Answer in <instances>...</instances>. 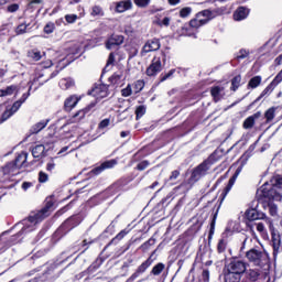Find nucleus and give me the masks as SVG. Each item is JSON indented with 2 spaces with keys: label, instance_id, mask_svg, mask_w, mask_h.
Instances as JSON below:
<instances>
[{
  "label": "nucleus",
  "instance_id": "ddd939ff",
  "mask_svg": "<svg viewBox=\"0 0 282 282\" xmlns=\"http://www.w3.org/2000/svg\"><path fill=\"white\" fill-rule=\"evenodd\" d=\"M80 102V97L72 95L64 101L65 111H72Z\"/></svg>",
  "mask_w": 282,
  "mask_h": 282
},
{
  "label": "nucleus",
  "instance_id": "8fccbe9b",
  "mask_svg": "<svg viewBox=\"0 0 282 282\" xmlns=\"http://www.w3.org/2000/svg\"><path fill=\"white\" fill-rule=\"evenodd\" d=\"M47 180H50V176L47 175V173H45V172L39 173V182L41 184H45V182H47Z\"/></svg>",
  "mask_w": 282,
  "mask_h": 282
},
{
  "label": "nucleus",
  "instance_id": "412c9836",
  "mask_svg": "<svg viewBox=\"0 0 282 282\" xmlns=\"http://www.w3.org/2000/svg\"><path fill=\"white\" fill-rule=\"evenodd\" d=\"M246 276L248 281L256 282L259 281V276H261V272L257 269H249L246 271Z\"/></svg>",
  "mask_w": 282,
  "mask_h": 282
},
{
  "label": "nucleus",
  "instance_id": "338daca9",
  "mask_svg": "<svg viewBox=\"0 0 282 282\" xmlns=\"http://www.w3.org/2000/svg\"><path fill=\"white\" fill-rule=\"evenodd\" d=\"M235 182H237V177L232 176L230 180H229V183H228V186H227V189L230 191V188H232V186H235Z\"/></svg>",
  "mask_w": 282,
  "mask_h": 282
},
{
  "label": "nucleus",
  "instance_id": "6e6d98bb",
  "mask_svg": "<svg viewBox=\"0 0 282 282\" xmlns=\"http://www.w3.org/2000/svg\"><path fill=\"white\" fill-rule=\"evenodd\" d=\"M250 52L246 51V50H240L239 54L237 56L238 59H243V58H248Z\"/></svg>",
  "mask_w": 282,
  "mask_h": 282
},
{
  "label": "nucleus",
  "instance_id": "0e129e2a",
  "mask_svg": "<svg viewBox=\"0 0 282 282\" xmlns=\"http://www.w3.org/2000/svg\"><path fill=\"white\" fill-rule=\"evenodd\" d=\"M177 177H180V171L175 170L170 175V180H171V182H173V180H177Z\"/></svg>",
  "mask_w": 282,
  "mask_h": 282
},
{
  "label": "nucleus",
  "instance_id": "c756f323",
  "mask_svg": "<svg viewBox=\"0 0 282 282\" xmlns=\"http://www.w3.org/2000/svg\"><path fill=\"white\" fill-rule=\"evenodd\" d=\"M276 113V107H271L264 112V118L267 122H272Z\"/></svg>",
  "mask_w": 282,
  "mask_h": 282
},
{
  "label": "nucleus",
  "instance_id": "1a4fd4ad",
  "mask_svg": "<svg viewBox=\"0 0 282 282\" xmlns=\"http://www.w3.org/2000/svg\"><path fill=\"white\" fill-rule=\"evenodd\" d=\"M118 162L116 160H110V161H105L104 163L100 164V166H97L91 170L93 175H100L102 171H107V169H113Z\"/></svg>",
  "mask_w": 282,
  "mask_h": 282
},
{
  "label": "nucleus",
  "instance_id": "473e14b6",
  "mask_svg": "<svg viewBox=\"0 0 282 282\" xmlns=\"http://www.w3.org/2000/svg\"><path fill=\"white\" fill-rule=\"evenodd\" d=\"M28 57L32 58V61H40L41 58H43V55L41 54V51L39 50H31L28 52Z\"/></svg>",
  "mask_w": 282,
  "mask_h": 282
},
{
  "label": "nucleus",
  "instance_id": "423d86ee",
  "mask_svg": "<svg viewBox=\"0 0 282 282\" xmlns=\"http://www.w3.org/2000/svg\"><path fill=\"white\" fill-rule=\"evenodd\" d=\"M151 265H153V259H151V256H150L144 262H142L137 268V270L131 274V276L126 282L135 281V279L140 278L141 274H144V272H147V270H149V268H151Z\"/></svg>",
  "mask_w": 282,
  "mask_h": 282
},
{
  "label": "nucleus",
  "instance_id": "f3484780",
  "mask_svg": "<svg viewBox=\"0 0 282 282\" xmlns=\"http://www.w3.org/2000/svg\"><path fill=\"white\" fill-rule=\"evenodd\" d=\"M224 86H215L210 89V94L215 100V102H219L221 98H224Z\"/></svg>",
  "mask_w": 282,
  "mask_h": 282
},
{
  "label": "nucleus",
  "instance_id": "4468645a",
  "mask_svg": "<svg viewBox=\"0 0 282 282\" xmlns=\"http://www.w3.org/2000/svg\"><path fill=\"white\" fill-rule=\"evenodd\" d=\"M93 95L97 96V98H107V96H109V88L107 85L100 84L93 89Z\"/></svg>",
  "mask_w": 282,
  "mask_h": 282
},
{
  "label": "nucleus",
  "instance_id": "052dcab7",
  "mask_svg": "<svg viewBox=\"0 0 282 282\" xmlns=\"http://www.w3.org/2000/svg\"><path fill=\"white\" fill-rule=\"evenodd\" d=\"M257 230L258 232H260V235H265V226L263 225V223L257 224Z\"/></svg>",
  "mask_w": 282,
  "mask_h": 282
},
{
  "label": "nucleus",
  "instance_id": "20e7f679",
  "mask_svg": "<svg viewBox=\"0 0 282 282\" xmlns=\"http://www.w3.org/2000/svg\"><path fill=\"white\" fill-rule=\"evenodd\" d=\"M210 161H204L198 166H196L191 175V182H199L202 177L208 174V171H210Z\"/></svg>",
  "mask_w": 282,
  "mask_h": 282
},
{
  "label": "nucleus",
  "instance_id": "ea45409f",
  "mask_svg": "<svg viewBox=\"0 0 282 282\" xmlns=\"http://www.w3.org/2000/svg\"><path fill=\"white\" fill-rule=\"evenodd\" d=\"M227 246H228V242H226L225 239H220L217 245V252H219V254L226 252Z\"/></svg>",
  "mask_w": 282,
  "mask_h": 282
},
{
  "label": "nucleus",
  "instance_id": "f03ea898",
  "mask_svg": "<svg viewBox=\"0 0 282 282\" xmlns=\"http://www.w3.org/2000/svg\"><path fill=\"white\" fill-rule=\"evenodd\" d=\"M257 197L261 199L264 197L265 199H273L274 202H281L282 195L281 189L274 187L270 183H264L257 192Z\"/></svg>",
  "mask_w": 282,
  "mask_h": 282
},
{
  "label": "nucleus",
  "instance_id": "39448f33",
  "mask_svg": "<svg viewBox=\"0 0 282 282\" xmlns=\"http://www.w3.org/2000/svg\"><path fill=\"white\" fill-rule=\"evenodd\" d=\"M247 268H248V263H246L243 260H231L227 264V272L241 275V274H245Z\"/></svg>",
  "mask_w": 282,
  "mask_h": 282
},
{
  "label": "nucleus",
  "instance_id": "e2e57ef3",
  "mask_svg": "<svg viewBox=\"0 0 282 282\" xmlns=\"http://www.w3.org/2000/svg\"><path fill=\"white\" fill-rule=\"evenodd\" d=\"M110 123L109 119H104L102 121H100L99 123V129H107V126Z\"/></svg>",
  "mask_w": 282,
  "mask_h": 282
},
{
  "label": "nucleus",
  "instance_id": "4c0bfd02",
  "mask_svg": "<svg viewBox=\"0 0 282 282\" xmlns=\"http://www.w3.org/2000/svg\"><path fill=\"white\" fill-rule=\"evenodd\" d=\"M197 17L198 19H202V17H204V19H207V22L213 19V11L206 9V10H203L200 12L197 13Z\"/></svg>",
  "mask_w": 282,
  "mask_h": 282
},
{
  "label": "nucleus",
  "instance_id": "69168bd1",
  "mask_svg": "<svg viewBox=\"0 0 282 282\" xmlns=\"http://www.w3.org/2000/svg\"><path fill=\"white\" fill-rule=\"evenodd\" d=\"M202 276L204 281H209L210 272L208 270H204Z\"/></svg>",
  "mask_w": 282,
  "mask_h": 282
},
{
  "label": "nucleus",
  "instance_id": "5fc2aeb1",
  "mask_svg": "<svg viewBox=\"0 0 282 282\" xmlns=\"http://www.w3.org/2000/svg\"><path fill=\"white\" fill-rule=\"evenodd\" d=\"M149 167V161H142L137 165L138 171H144Z\"/></svg>",
  "mask_w": 282,
  "mask_h": 282
},
{
  "label": "nucleus",
  "instance_id": "2f4dec72",
  "mask_svg": "<svg viewBox=\"0 0 282 282\" xmlns=\"http://www.w3.org/2000/svg\"><path fill=\"white\" fill-rule=\"evenodd\" d=\"M61 89H69V87H74V80L72 78H63L59 80Z\"/></svg>",
  "mask_w": 282,
  "mask_h": 282
},
{
  "label": "nucleus",
  "instance_id": "72a5a7b5",
  "mask_svg": "<svg viewBox=\"0 0 282 282\" xmlns=\"http://www.w3.org/2000/svg\"><path fill=\"white\" fill-rule=\"evenodd\" d=\"M17 91V86L11 85L7 87L6 89H0V98H3V96H12V94Z\"/></svg>",
  "mask_w": 282,
  "mask_h": 282
},
{
  "label": "nucleus",
  "instance_id": "de8ad7c7",
  "mask_svg": "<svg viewBox=\"0 0 282 282\" xmlns=\"http://www.w3.org/2000/svg\"><path fill=\"white\" fill-rule=\"evenodd\" d=\"M173 74H175V69L174 68L169 70V73H166V74H162L160 83H164V80H169V78H171V76H173Z\"/></svg>",
  "mask_w": 282,
  "mask_h": 282
},
{
  "label": "nucleus",
  "instance_id": "aec40b11",
  "mask_svg": "<svg viewBox=\"0 0 282 282\" xmlns=\"http://www.w3.org/2000/svg\"><path fill=\"white\" fill-rule=\"evenodd\" d=\"M261 118V112H256L253 116L248 117L243 122L245 129H252L254 127V120Z\"/></svg>",
  "mask_w": 282,
  "mask_h": 282
},
{
  "label": "nucleus",
  "instance_id": "f704fd0d",
  "mask_svg": "<svg viewBox=\"0 0 282 282\" xmlns=\"http://www.w3.org/2000/svg\"><path fill=\"white\" fill-rule=\"evenodd\" d=\"M131 86H132V91H134V94H140L141 90L144 89V82L137 80Z\"/></svg>",
  "mask_w": 282,
  "mask_h": 282
},
{
  "label": "nucleus",
  "instance_id": "f8f14e48",
  "mask_svg": "<svg viewBox=\"0 0 282 282\" xmlns=\"http://www.w3.org/2000/svg\"><path fill=\"white\" fill-rule=\"evenodd\" d=\"M124 43V36L122 35H112L111 37L108 39L106 43L107 50H113V47L118 45H122Z\"/></svg>",
  "mask_w": 282,
  "mask_h": 282
},
{
  "label": "nucleus",
  "instance_id": "f257e3e1",
  "mask_svg": "<svg viewBox=\"0 0 282 282\" xmlns=\"http://www.w3.org/2000/svg\"><path fill=\"white\" fill-rule=\"evenodd\" d=\"M52 206H54V204H52V202H47L46 206L41 212H37L36 214L29 216V218L22 220L21 225L23 227L18 236L21 237V235H28V232H32L36 224H41L45 217L50 216V208H52Z\"/></svg>",
  "mask_w": 282,
  "mask_h": 282
},
{
  "label": "nucleus",
  "instance_id": "c03bdc74",
  "mask_svg": "<svg viewBox=\"0 0 282 282\" xmlns=\"http://www.w3.org/2000/svg\"><path fill=\"white\" fill-rule=\"evenodd\" d=\"M144 113H147V107H144V106L137 107V109H135L137 120L142 118V116H144Z\"/></svg>",
  "mask_w": 282,
  "mask_h": 282
},
{
  "label": "nucleus",
  "instance_id": "dca6fc26",
  "mask_svg": "<svg viewBox=\"0 0 282 282\" xmlns=\"http://www.w3.org/2000/svg\"><path fill=\"white\" fill-rule=\"evenodd\" d=\"M248 14H250V11L246 7H240L235 11L234 19L235 21H243L248 19Z\"/></svg>",
  "mask_w": 282,
  "mask_h": 282
},
{
  "label": "nucleus",
  "instance_id": "c9c22d12",
  "mask_svg": "<svg viewBox=\"0 0 282 282\" xmlns=\"http://www.w3.org/2000/svg\"><path fill=\"white\" fill-rule=\"evenodd\" d=\"M240 85H241V75H237L231 79V90L232 91L238 90Z\"/></svg>",
  "mask_w": 282,
  "mask_h": 282
},
{
  "label": "nucleus",
  "instance_id": "5701e85b",
  "mask_svg": "<svg viewBox=\"0 0 282 282\" xmlns=\"http://www.w3.org/2000/svg\"><path fill=\"white\" fill-rule=\"evenodd\" d=\"M33 158H44L45 156V145L37 144L32 149Z\"/></svg>",
  "mask_w": 282,
  "mask_h": 282
},
{
  "label": "nucleus",
  "instance_id": "bf43d9fd",
  "mask_svg": "<svg viewBox=\"0 0 282 282\" xmlns=\"http://www.w3.org/2000/svg\"><path fill=\"white\" fill-rule=\"evenodd\" d=\"M159 25H164L165 28H169L171 25V18L166 17L161 22H158Z\"/></svg>",
  "mask_w": 282,
  "mask_h": 282
},
{
  "label": "nucleus",
  "instance_id": "a19ab883",
  "mask_svg": "<svg viewBox=\"0 0 282 282\" xmlns=\"http://www.w3.org/2000/svg\"><path fill=\"white\" fill-rule=\"evenodd\" d=\"M151 246H155V239L150 238L148 241H145L143 245H141L140 249L143 250V252H147Z\"/></svg>",
  "mask_w": 282,
  "mask_h": 282
},
{
  "label": "nucleus",
  "instance_id": "37998d69",
  "mask_svg": "<svg viewBox=\"0 0 282 282\" xmlns=\"http://www.w3.org/2000/svg\"><path fill=\"white\" fill-rule=\"evenodd\" d=\"M191 12H193V9L191 7H185L181 9L180 17L182 19H186L187 17H191Z\"/></svg>",
  "mask_w": 282,
  "mask_h": 282
},
{
  "label": "nucleus",
  "instance_id": "b1692460",
  "mask_svg": "<svg viewBox=\"0 0 282 282\" xmlns=\"http://www.w3.org/2000/svg\"><path fill=\"white\" fill-rule=\"evenodd\" d=\"M83 17H85V9H83V12H80L78 15L76 14H66L65 15V21L66 23H76V21H78V19H83Z\"/></svg>",
  "mask_w": 282,
  "mask_h": 282
},
{
  "label": "nucleus",
  "instance_id": "cd10ccee",
  "mask_svg": "<svg viewBox=\"0 0 282 282\" xmlns=\"http://www.w3.org/2000/svg\"><path fill=\"white\" fill-rule=\"evenodd\" d=\"M270 185L273 186L274 188L282 191V176L281 175L273 176L270 181Z\"/></svg>",
  "mask_w": 282,
  "mask_h": 282
},
{
  "label": "nucleus",
  "instance_id": "9d476101",
  "mask_svg": "<svg viewBox=\"0 0 282 282\" xmlns=\"http://www.w3.org/2000/svg\"><path fill=\"white\" fill-rule=\"evenodd\" d=\"M11 164L12 169H25L28 166V152L20 153Z\"/></svg>",
  "mask_w": 282,
  "mask_h": 282
},
{
  "label": "nucleus",
  "instance_id": "79ce46f5",
  "mask_svg": "<svg viewBox=\"0 0 282 282\" xmlns=\"http://www.w3.org/2000/svg\"><path fill=\"white\" fill-rule=\"evenodd\" d=\"M137 8H149L151 6V0H133Z\"/></svg>",
  "mask_w": 282,
  "mask_h": 282
},
{
  "label": "nucleus",
  "instance_id": "a211bd4d",
  "mask_svg": "<svg viewBox=\"0 0 282 282\" xmlns=\"http://www.w3.org/2000/svg\"><path fill=\"white\" fill-rule=\"evenodd\" d=\"M48 123H50V119H44L42 121H39L37 123L32 126L31 133H41V131H43V129H45Z\"/></svg>",
  "mask_w": 282,
  "mask_h": 282
},
{
  "label": "nucleus",
  "instance_id": "864d4df0",
  "mask_svg": "<svg viewBox=\"0 0 282 282\" xmlns=\"http://www.w3.org/2000/svg\"><path fill=\"white\" fill-rule=\"evenodd\" d=\"M216 219H217V215H215L213 217V220L210 223L209 239H210V237H213V235H215V221H216Z\"/></svg>",
  "mask_w": 282,
  "mask_h": 282
},
{
  "label": "nucleus",
  "instance_id": "2eb2a0df",
  "mask_svg": "<svg viewBox=\"0 0 282 282\" xmlns=\"http://www.w3.org/2000/svg\"><path fill=\"white\" fill-rule=\"evenodd\" d=\"M246 217L249 221H256L257 219H265V214L259 213L257 209L251 208L246 212Z\"/></svg>",
  "mask_w": 282,
  "mask_h": 282
},
{
  "label": "nucleus",
  "instance_id": "a18cd8bd",
  "mask_svg": "<svg viewBox=\"0 0 282 282\" xmlns=\"http://www.w3.org/2000/svg\"><path fill=\"white\" fill-rule=\"evenodd\" d=\"M280 83H282V70L274 77V79L270 84L276 89V86Z\"/></svg>",
  "mask_w": 282,
  "mask_h": 282
},
{
  "label": "nucleus",
  "instance_id": "0eeeda50",
  "mask_svg": "<svg viewBox=\"0 0 282 282\" xmlns=\"http://www.w3.org/2000/svg\"><path fill=\"white\" fill-rule=\"evenodd\" d=\"M162 57L154 56L150 66L147 68L145 74L147 76H158L160 72H162Z\"/></svg>",
  "mask_w": 282,
  "mask_h": 282
},
{
  "label": "nucleus",
  "instance_id": "6e6552de",
  "mask_svg": "<svg viewBox=\"0 0 282 282\" xmlns=\"http://www.w3.org/2000/svg\"><path fill=\"white\" fill-rule=\"evenodd\" d=\"M19 109H21V102H14L12 107L7 108L6 111L1 116V122H6V120H10L13 115H15Z\"/></svg>",
  "mask_w": 282,
  "mask_h": 282
},
{
  "label": "nucleus",
  "instance_id": "9b49d317",
  "mask_svg": "<svg viewBox=\"0 0 282 282\" xmlns=\"http://www.w3.org/2000/svg\"><path fill=\"white\" fill-rule=\"evenodd\" d=\"M158 50H160V40L153 39V40H149L144 44L142 52L144 54H149V52H158Z\"/></svg>",
  "mask_w": 282,
  "mask_h": 282
},
{
  "label": "nucleus",
  "instance_id": "774afa93",
  "mask_svg": "<svg viewBox=\"0 0 282 282\" xmlns=\"http://www.w3.org/2000/svg\"><path fill=\"white\" fill-rule=\"evenodd\" d=\"M73 118H79V120H83V118H85V110H79Z\"/></svg>",
  "mask_w": 282,
  "mask_h": 282
},
{
  "label": "nucleus",
  "instance_id": "09e8293b",
  "mask_svg": "<svg viewBox=\"0 0 282 282\" xmlns=\"http://www.w3.org/2000/svg\"><path fill=\"white\" fill-rule=\"evenodd\" d=\"M26 30H28V24L22 23L17 26L15 34H25Z\"/></svg>",
  "mask_w": 282,
  "mask_h": 282
},
{
  "label": "nucleus",
  "instance_id": "603ef678",
  "mask_svg": "<svg viewBox=\"0 0 282 282\" xmlns=\"http://www.w3.org/2000/svg\"><path fill=\"white\" fill-rule=\"evenodd\" d=\"M54 23H48L44 26V32L45 34H52V32H54Z\"/></svg>",
  "mask_w": 282,
  "mask_h": 282
},
{
  "label": "nucleus",
  "instance_id": "13d9d810",
  "mask_svg": "<svg viewBox=\"0 0 282 282\" xmlns=\"http://www.w3.org/2000/svg\"><path fill=\"white\" fill-rule=\"evenodd\" d=\"M113 63H116V55L113 53H110L106 67H109L110 65H113Z\"/></svg>",
  "mask_w": 282,
  "mask_h": 282
},
{
  "label": "nucleus",
  "instance_id": "a878e982",
  "mask_svg": "<svg viewBox=\"0 0 282 282\" xmlns=\"http://www.w3.org/2000/svg\"><path fill=\"white\" fill-rule=\"evenodd\" d=\"M274 87L269 84L263 90L262 93L260 94V96L253 101V105L256 102H259V100H261V98H265V96H270V94H272V91H274Z\"/></svg>",
  "mask_w": 282,
  "mask_h": 282
},
{
  "label": "nucleus",
  "instance_id": "7ed1b4c3",
  "mask_svg": "<svg viewBox=\"0 0 282 282\" xmlns=\"http://www.w3.org/2000/svg\"><path fill=\"white\" fill-rule=\"evenodd\" d=\"M246 257L248 261L254 265H264V263H268V253L259 249H251L247 251Z\"/></svg>",
  "mask_w": 282,
  "mask_h": 282
},
{
  "label": "nucleus",
  "instance_id": "e433bc0d",
  "mask_svg": "<svg viewBox=\"0 0 282 282\" xmlns=\"http://www.w3.org/2000/svg\"><path fill=\"white\" fill-rule=\"evenodd\" d=\"M91 17H105V11L99 6H94L90 12Z\"/></svg>",
  "mask_w": 282,
  "mask_h": 282
},
{
  "label": "nucleus",
  "instance_id": "bb28decb",
  "mask_svg": "<svg viewBox=\"0 0 282 282\" xmlns=\"http://www.w3.org/2000/svg\"><path fill=\"white\" fill-rule=\"evenodd\" d=\"M261 76H254L252 77L248 83V89H257L259 85H261Z\"/></svg>",
  "mask_w": 282,
  "mask_h": 282
},
{
  "label": "nucleus",
  "instance_id": "58836bf2",
  "mask_svg": "<svg viewBox=\"0 0 282 282\" xmlns=\"http://www.w3.org/2000/svg\"><path fill=\"white\" fill-rule=\"evenodd\" d=\"M131 94H134L133 87L131 86V84H128L126 88L121 89V96L123 98H129Z\"/></svg>",
  "mask_w": 282,
  "mask_h": 282
},
{
  "label": "nucleus",
  "instance_id": "49530a36",
  "mask_svg": "<svg viewBox=\"0 0 282 282\" xmlns=\"http://www.w3.org/2000/svg\"><path fill=\"white\" fill-rule=\"evenodd\" d=\"M278 212H279V208L276 207V205L270 203L269 204V213L272 217H276L278 215Z\"/></svg>",
  "mask_w": 282,
  "mask_h": 282
},
{
  "label": "nucleus",
  "instance_id": "393cba45",
  "mask_svg": "<svg viewBox=\"0 0 282 282\" xmlns=\"http://www.w3.org/2000/svg\"><path fill=\"white\" fill-rule=\"evenodd\" d=\"M241 281V274L232 273L230 271H227L225 274V282H240Z\"/></svg>",
  "mask_w": 282,
  "mask_h": 282
},
{
  "label": "nucleus",
  "instance_id": "3c124183",
  "mask_svg": "<svg viewBox=\"0 0 282 282\" xmlns=\"http://www.w3.org/2000/svg\"><path fill=\"white\" fill-rule=\"evenodd\" d=\"M273 250H279V246H281V239L279 236L272 237Z\"/></svg>",
  "mask_w": 282,
  "mask_h": 282
},
{
  "label": "nucleus",
  "instance_id": "c85d7f7f",
  "mask_svg": "<svg viewBox=\"0 0 282 282\" xmlns=\"http://www.w3.org/2000/svg\"><path fill=\"white\" fill-rule=\"evenodd\" d=\"M12 164H15V163L12 161V162L7 163L6 166L2 167L4 175L17 174V171H19V169H12Z\"/></svg>",
  "mask_w": 282,
  "mask_h": 282
},
{
  "label": "nucleus",
  "instance_id": "680f3d73",
  "mask_svg": "<svg viewBox=\"0 0 282 282\" xmlns=\"http://www.w3.org/2000/svg\"><path fill=\"white\" fill-rule=\"evenodd\" d=\"M127 235H129V231H127V230H121V231L116 236L115 239H118V240L120 241V240L124 239V237H127Z\"/></svg>",
  "mask_w": 282,
  "mask_h": 282
},
{
  "label": "nucleus",
  "instance_id": "7c9ffc66",
  "mask_svg": "<svg viewBox=\"0 0 282 282\" xmlns=\"http://www.w3.org/2000/svg\"><path fill=\"white\" fill-rule=\"evenodd\" d=\"M164 263L159 262L156 265H154L151 270V274H153L154 276H160V274H162V272H164Z\"/></svg>",
  "mask_w": 282,
  "mask_h": 282
},
{
  "label": "nucleus",
  "instance_id": "4d7b16f0",
  "mask_svg": "<svg viewBox=\"0 0 282 282\" xmlns=\"http://www.w3.org/2000/svg\"><path fill=\"white\" fill-rule=\"evenodd\" d=\"M18 10H19V4H18V3L10 4V6L7 8V11H8V12H11V13L18 12Z\"/></svg>",
  "mask_w": 282,
  "mask_h": 282
},
{
  "label": "nucleus",
  "instance_id": "4be33fe9",
  "mask_svg": "<svg viewBox=\"0 0 282 282\" xmlns=\"http://www.w3.org/2000/svg\"><path fill=\"white\" fill-rule=\"evenodd\" d=\"M208 23V19H202L199 15H196V19L189 21V28H202V25H206Z\"/></svg>",
  "mask_w": 282,
  "mask_h": 282
},
{
  "label": "nucleus",
  "instance_id": "6ab92c4d",
  "mask_svg": "<svg viewBox=\"0 0 282 282\" xmlns=\"http://www.w3.org/2000/svg\"><path fill=\"white\" fill-rule=\"evenodd\" d=\"M133 7V2L131 0L120 1L116 6L117 12H127V10H131Z\"/></svg>",
  "mask_w": 282,
  "mask_h": 282
}]
</instances>
